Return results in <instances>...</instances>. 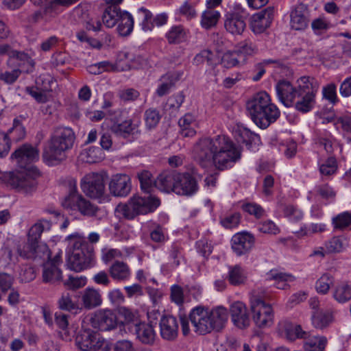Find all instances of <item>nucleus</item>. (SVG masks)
Returning <instances> with one entry per match:
<instances>
[{
	"label": "nucleus",
	"mask_w": 351,
	"mask_h": 351,
	"mask_svg": "<svg viewBox=\"0 0 351 351\" xmlns=\"http://www.w3.org/2000/svg\"><path fill=\"white\" fill-rule=\"evenodd\" d=\"M193 156L204 168L213 164L216 169L223 171L231 168L240 160L241 150L229 137L219 135L197 142L193 147Z\"/></svg>",
	"instance_id": "f257e3e1"
},
{
	"label": "nucleus",
	"mask_w": 351,
	"mask_h": 351,
	"mask_svg": "<svg viewBox=\"0 0 351 351\" xmlns=\"http://www.w3.org/2000/svg\"><path fill=\"white\" fill-rule=\"evenodd\" d=\"M75 141V134L69 128L59 127L54 130L43 147L42 158L49 166H55L66 158V152Z\"/></svg>",
	"instance_id": "f03ea898"
},
{
	"label": "nucleus",
	"mask_w": 351,
	"mask_h": 351,
	"mask_svg": "<svg viewBox=\"0 0 351 351\" xmlns=\"http://www.w3.org/2000/svg\"><path fill=\"white\" fill-rule=\"evenodd\" d=\"M247 110L254 123L261 128L266 129L279 118L280 112L271 102L266 92H260L246 104Z\"/></svg>",
	"instance_id": "7ed1b4c3"
},
{
	"label": "nucleus",
	"mask_w": 351,
	"mask_h": 351,
	"mask_svg": "<svg viewBox=\"0 0 351 351\" xmlns=\"http://www.w3.org/2000/svg\"><path fill=\"white\" fill-rule=\"evenodd\" d=\"M227 311L225 308L219 306L209 311L202 306H197L192 309L189 319L195 328V331L199 335H205L212 330H220L226 322Z\"/></svg>",
	"instance_id": "20e7f679"
},
{
	"label": "nucleus",
	"mask_w": 351,
	"mask_h": 351,
	"mask_svg": "<svg viewBox=\"0 0 351 351\" xmlns=\"http://www.w3.org/2000/svg\"><path fill=\"white\" fill-rule=\"evenodd\" d=\"M66 240H74L72 251L68 256L66 265L71 270L80 272L95 265L94 247L78 232L69 234Z\"/></svg>",
	"instance_id": "39448f33"
},
{
	"label": "nucleus",
	"mask_w": 351,
	"mask_h": 351,
	"mask_svg": "<svg viewBox=\"0 0 351 351\" xmlns=\"http://www.w3.org/2000/svg\"><path fill=\"white\" fill-rule=\"evenodd\" d=\"M160 199L152 195H134L127 204L119 205L118 211L126 219H132L138 215L154 212L160 205Z\"/></svg>",
	"instance_id": "423d86ee"
},
{
	"label": "nucleus",
	"mask_w": 351,
	"mask_h": 351,
	"mask_svg": "<svg viewBox=\"0 0 351 351\" xmlns=\"http://www.w3.org/2000/svg\"><path fill=\"white\" fill-rule=\"evenodd\" d=\"M299 92L293 106L302 113L311 111L315 104V95L319 88L317 80L308 76H302L298 80Z\"/></svg>",
	"instance_id": "0eeeda50"
},
{
	"label": "nucleus",
	"mask_w": 351,
	"mask_h": 351,
	"mask_svg": "<svg viewBox=\"0 0 351 351\" xmlns=\"http://www.w3.org/2000/svg\"><path fill=\"white\" fill-rule=\"evenodd\" d=\"M39 175L37 169L31 168L21 171L4 173L0 179L19 192L30 193L36 189V178Z\"/></svg>",
	"instance_id": "6e6552de"
},
{
	"label": "nucleus",
	"mask_w": 351,
	"mask_h": 351,
	"mask_svg": "<svg viewBox=\"0 0 351 351\" xmlns=\"http://www.w3.org/2000/svg\"><path fill=\"white\" fill-rule=\"evenodd\" d=\"M102 21L108 28H112L119 23L118 33L127 36L133 30L134 20L132 16L126 11H121L120 8L107 6L102 14Z\"/></svg>",
	"instance_id": "1a4fd4ad"
},
{
	"label": "nucleus",
	"mask_w": 351,
	"mask_h": 351,
	"mask_svg": "<svg viewBox=\"0 0 351 351\" xmlns=\"http://www.w3.org/2000/svg\"><path fill=\"white\" fill-rule=\"evenodd\" d=\"M252 319L258 328L271 326L274 323V311L270 304H267L263 295L257 291H252L250 298Z\"/></svg>",
	"instance_id": "9d476101"
},
{
	"label": "nucleus",
	"mask_w": 351,
	"mask_h": 351,
	"mask_svg": "<svg viewBox=\"0 0 351 351\" xmlns=\"http://www.w3.org/2000/svg\"><path fill=\"white\" fill-rule=\"evenodd\" d=\"M62 205L67 210H77L87 217L96 216L99 210L97 206L77 193L75 184L71 186L69 193L62 201Z\"/></svg>",
	"instance_id": "9b49d317"
},
{
	"label": "nucleus",
	"mask_w": 351,
	"mask_h": 351,
	"mask_svg": "<svg viewBox=\"0 0 351 351\" xmlns=\"http://www.w3.org/2000/svg\"><path fill=\"white\" fill-rule=\"evenodd\" d=\"M88 326L82 321V330L75 338L76 345L82 351H97L103 346L104 339Z\"/></svg>",
	"instance_id": "f8f14e48"
},
{
	"label": "nucleus",
	"mask_w": 351,
	"mask_h": 351,
	"mask_svg": "<svg viewBox=\"0 0 351 351\" xmlns=\"http://www.w3.org/2000/svg\"><path fill=\"white\" fill-rule=\"evenodd\" d=\"M83 321L90 325L94 329L101 331L111 330L117 326V315L112 310L109 309L98 310L86 317Z\"/></svg>",
	"instance_id": "ddd939ff"
},
{
	"label": "nucleus",
	"mask_w": 351,
	"mask_h": 351,
	"mask_svg": "<svg viewBox=\"0 0 351 351\" xmlns=\"http://www.w3.org/2000/svg\"><path fill=\"white\" fill-rule=\"evenodd\" d=\"M25 128L21 121L15 119L12 128L7 133L0 132V144L3 145V148L0 149V158H3L8 154L11 147V141L15 142L21 141L25 138Z\"/></svg>",
	"instance_id": "4468645a"
},
{
	"label": "nucleus",
	"mask_w": 351,
	"mask_h": 351,
	"mask_svg": "<svg viewBox=\"0 0 351 351\" xmlns=\"http://www.w3.org/2000/svg\"><path fill=\"white\" fill-rule=\"evenodd\" d=\"M83 192L91 198H99L105 191L104 176L98 173L86 174L81 181Z\"/></svg>",
	"instance_id": "2eb2a0df"
},
{
	"label": "nucleus",
	"mask_w": 351,
	"mask_h": 351,
	"mask_svg": "<svg viewBox=\"0 0 351 351\" xmlns=\"http://www.w3.org/2000/svg\"><path fill=\"white\" fill-rule=\"evenodd\" d=\"M39 149L30 144L25 143L19 147L11 155V159L23 169L39 160Z\"/></svg>",
	"instance_id": "dca6fc26"
},
{
	"label": "nucleus",
	"mask_w": 351,
	"mask_h": 351,
	"mask_svg": "<svg viewBox=\"0 0 351 351\" xmlns=\"http://www.w3.org/2000/svg\"><path fill=\"white\" fill-rule=\"evenodd\" d=\"M19 255L25 259H37L49 257L48 247L45 244L39 243L36 241H31L27 238V241L23 245L17 247Z\"/></svg>",
	"instance_id": "f3484780"
},
{
	"label": "nucleus",
	"mask_w": 351,
	"mask_h": 351,
	"mask_svg": "<svg viewBox=\"0 0 351 351\" xmlns=\"http://www.w3.org/2000/svg\"><path fill=\"white\" fill-rule=\"evenodd\" d=\"M110 193L114 197H126L132 190V182L129 176L117 173L112 176L108 184Z\"/></svg>",
	"instance_id": "a211bd4d"
},
{
	"label": "nucleus",
	"mask_w": 351,
	"mask_h": 351,
	"mask_svg": "<svg viewBox=\"0 0 351 351\" xmlns=\"http://www.w3.org/2000/svg\"><path fill=\"white\" fill-rule=\"evenodd\" d=\"M274 15V9L270 6L253 14L250 24L251 30L255 34L263 33L270 26Z\"/></svg>",
	"instance_id": "6ab92c4d"
},
{
	"label": "nucleus",
	"mask_w": 351,
	"mask_h": 351,
	"mask_svg": "<svg viewBox=\"0 0 351 351\" xmlns=\"http://www.w3.org/2000/svg\"><path fill=\"white\" fill-rule=\"evenodd\" d=\"M290 26L291 29L302 31L308 26L310 11L308 6L299 3L291 10L290 14Z\"/></svg>",
	"instance_id": "aec40b11"
},
{
	"label": "nucleus",
	"mask_w": 351,
	"mask_h": 351,
	"mask_svg": "<svg viewBox=\"0 0 351 351\" xmlns=\"http://www.w3.org/2000/svg\"><path fill=\"white\" fill-rule=\"evenodd\" d=\"M199 186L195 178L189 173H178L174 193L179 195L191 196L197 193Z\"/></svg>",
	"instance_id": "412c9836"
},
{
	"label": "nucleus",
	"mask_w": 351,
	"mask_h": 351,
	"mask_svg": "<svg viewBox=\"0 0 351 351\" xmlns=\"http://www.w3.org/2000/svg\"><path fill=\"white\" fill-rule=\"evenodd\" d=\"M231 319L237 328L243 329L250 324V319L247 307L244 303L240 301L234 302L230 308Z\"/></svg>",
	"instance_id": "4be33fe9"
},
{
	"label": "nucleus",
	"mask_w": 351,
	"mask_h": 351,
	"mask_svg": "<svg viewBox=\"0 0 351 351\" xmlns=\"http://www.w3.org/2000/svg\"><path fill=\"white\" fill-rule=\"evenodd\" d=\"M276 90L279 100L286 107L293 106L299 88L293 87L289 81L281 80L277 83Z\"/></svg>",
	"instance_id": "5701e85b"
},
{
	"label": "nucleus",
	"mask_w": 351,
	"mask_h": 351,
	"mask_svg": "<svg viewBox=\"0 0 351 351\" xmlns=\"http://www.w3.org/2000/svg\"><path fill=\"white\" fill-rule=\"evenodd\" d=\"M160 333L161 337L166 340L174 341L178 334V322L172 315H165L160 318Z\"/></svg>",
	"instance_id": "b1692460"
},
{
	"label": "nucleus",
	"mask_w": 351,
	"mask_h": 351,
	"mask_svg": "<svg viewBox=\"0 0 351 351\" xmlns=\"http://www.w3.org/2000/svg\"><path fill=\"white\" fill-rule=\"evenodd\" d=\"M246 24L243 16L237 12H228L225 15L224 27L232 35H241Z\"/></svg>",
	"instance_id": "393cba45"
},
{
	"label": "nucleus",
	"mask_w": 351,
	"mask_h": 351,
	"mask_svg": "<svg viewBox=\"0 0 351 351\" xmlns=\"http://www.w3.org/2000/svg\"><path fill=\"white\" fill-rule=\"evenodd\" d=\"M231 242L233 251L238 256H241L247 252L252 247L254 239L250 234L243 232L234 234Z\"/></svg>",
	"instance_id": "a878e982"
},
{
	"label": "nucleus",
	"mask_w": 351,
	"mask_h": 351,
	"mask_svg": "<svg viewBox=\"0 0 351 351\" xmlns=\"http://www.w3.org/2000/svg\"><path fill=\"white\" fill-rule=\"evenodd\" d=\"M133 330L136 338L144 344L152 345L156 339V332L152 324L138 322L134 325Z\"/></svg>",
	"instance_id": "bb28decb"
},
{
	"label": "nucleus",
	"mask_w": 351,
	"mask_h": 351,
	"mask_svg": "<svg viewBox=\"0 0 351 351\" xmlns=\"http://www.w3.org/2000/svg\"><path fill=\"white\" fill-rule=\"evenodd\" d=\"M178 173L176 171H164L155 180V186L166 193L173 192L177 183Z\"/></svg>",
	"instance_id": "cd10ccee"
},
{
	"label": "nucleus",
	"mask_w": 351,
	"mask_h": 351,
	"mask_svg": "<svg viewBox=\"0 0 351 351\" xmlns=\"http://www.w3.org/2000/svg\"><path fill=\"white\" fill-rule=\"evenodd\" d=\"M128 58L129 53L128 52H121L119 54L118 59L114 64H112L109 61H102L96 64L101 73L109 71H124L129 70L130 66L128 62L125 63H122L121 62L124 59L128 60Z\"/></svg>",
	"instance_id": "c85d7f7f"
},
{
	"label": "nucleus",
	"mask_w": 351,
	"mask_h": 351,
	"mask_svg": "<svg viewBox=\"0 0 351 351\" xmlns=\"http://www.w3.org/2000/svg\"><path fill=\"white\" fill-rule=\"evenodd\" d=\"M350 246V239L345 235L334 236L324 243L328 254H338L346 251Z\"/></svg>",
	"instance_id": "c756f323"
},
{
	"label": "nucleus",
	"mask_w": 351,
	"mask_h": 351,
	"mask_svg": "<svg viewBox=\"0 0 351 351\" xmlns=\"http://www.w3.org/2000/svg\"><path fill=\"white\" fill-rule=\"evenodd\" d=\"M81 299L84 307L88 310L97 308L102 303V298L100 292L90 287H88L83 291Z\"/></svg>",
	"instance_id": "7c9ffc66"
},
{
	"label": "nucleus",
	"mask_w": 351,
	"mask_h": 351,
	"mask_svg": "<svg viewBox=\"0 0 351 351\" xmlns=\"http://www.w3.org/2000/svg\"><path fill=\"white\" fill-rule=\"evenodd\" d=\"M110 277L116 281L123 282L128 280L131 271L129 266L123 261H117L108 269Z\"/></svg>",
	"instance_id": "2f4dec72"
},
{
	"label": "nucleus",
	"mask_w": 351,
	"mask_h": 351,
	"mask_svg": "<svg viewBox=\"0 0 351 351\" xmlns=\"http://www.w3.org/2000/svg\"><path fill=\"white\" fill-rule=\"evenodd\" d=\"M42 277L45 283L54 285L62 280V274L59 267L51 263H45L43 267Z\"/></svg>",
	"instance_id": "473e14b6"
},
{
	"label": "nucleus",
	"mask_w": 351,
	"mask_h": 351,
	"mask_svg": "<svg viewBox=\"0 0 351 351\" xmlns=\"http://www.w3.org/2000/svg\"><path fill=\"white\" fill-rule=\"evenodd\" d=\"M304 348L306 351H324L328 343L324 336H311L308 332L307 338H304Z\"/></svg>",
	"instance_id": "72a5a7b5"
},
{
	"label": "nucleus",
	"mask_w": 351,
	"mask_h": 351,
	"mask_svg": "<svg viewBox=\"0 0 351 351\" xmlns=\"http://www.w3.org/2000/svg\"><path fill=\"white\" fill-rule=\"evenodd\" d=\"M104 158L102 149L97 147H89L84 149L80 155L82 162L86 163H95L101 161Z\"/></svg>",
	"instance_id": "f704fd0d"
},
{
	"label": "nucleus",
	"mask_w": 351,
	"mask_h": 351,
	"mask_svg": "<svg viewBox=\"0 0 351 351\" xmlns=\"http://www.w3.org/2000/svg\"><path fill=\"white\" fill-rule=\"evenodd\" d=\"M227 279L230 284L233 286L243 285L247 280V275L245 270L239 265L229 267Z\"/></svg>",
	"instance_id": "c9c22d12"
},
{
	"label": "nucleus",
	"mask_w": 351,
	"mask_h": 351,
	"mask_svg": "<svg viewBox=\"0 0 351 351\" xmlns=\"http://www.w3.org/2000/svg\"><path fill=\"white\" fill-rule=\"evenodd\" d=\"M51 228V223L47 219H40L32 226L28 232V238L31 241L39 242L41 234L44 231H49Z\"/></svg>",
	"instance_id": "e433bc0d"
},
{
	"label": "nucleus",
	"mask_w": 351,
	"mask_h": 351,
	"mask_svg": "<svg viewBox=\"0 0 351 351\" xmlns=\"http://www.w3.org/2000/svg\"><path fill=\"white\" fill-rule=\"evenodd\" d=\"M187 31L182 25L173 26L166 34L169 44H179L186 40Z\"/></svg>",
	"instance_id": "4c0bfd02"
},
{
	"label": "nucleus",
	"mask_w": 351,
	"mask_h": 351,
	"mask_svg": "<svg viewBox=\"0 0 351 351\" xmlns=\"http://www.w3.org/2000/svg\"><path fill=\"white\" fill-rule=\"evenodd\" d=\"M312 324L319 329L327 327L332 321V315L328 311H315L312 315Z\"/></svg>",
	"instance_id": "58836bf2"
},
{
	"label": "nucleus",
	"mask_w": 351,
	"mask_h": 351,
	"mask_svg": "<svg viewBox=\"0 0 351 351\" xmlns=\"http://www.w3.org/2000/svg\"><path fill=\"white\" fill-rule=\"evenodd\" d=\"M333 298L339 303H345L351 300V285L342 282L337 285L333 292Z\"/></svg>",
	"instance_id": "ea45409f"
},
{
	"label": "nucleus",
	"mask_w": 351,
	"mask_h": 351,
	"mask_svg": "<svg viewBox=\"0 0 351 351\" xmlns=\"http://www.w3.org/2000/svg\"><path fill=\"white\" fill-rule=\"evenodd\" d=\"M219 18V12L213 9H206L202 14L201 25L204 29H210L217 25Z\"/></svg>",
	"instance_id": "a19ab883"
},
{
	"label": "nucleus",
	"mask_w": 351,
	"mask_h": 351,
	"mask_svg": "<svg viewBox=\"0 0 351 351\" xmlns=\"http://www.w3.org/2000/svg\"><path fill=\"white\" fill-rule=\"evenodd\" d=\"M136 126L131 119L125 120L119 123H114L112 126V131L117 136L126 138L134 133Z\"/></svg>",
	"instance_id": "79ce46f5"
},
{
	"label": "nucleus",
	"mask_w": 351,
	"mask_h": 351,
	"mask_svg": "<svg viewBox=\"0 0 351 351\" xmlns=\"http://www.w3.org/2000/svg\"><path fill=\"white\" fill-rule=\"evenodd\" d=\"M160 119V112L156 108H149L144 112L145 127L149 130L155 128L158 125Z\"/></svg>",
	"instance_id": "37998d69"
},
{
	"label": "nucleus",
	"mask_w": 351,
	"mask_h": 351,
	"mask_svg": "<svg viewBox=\"0 0 351 351\" xmlns=\"http://www.w3.org/2000/svg\"><path fill=\"white\" fill-rule=\"evenodd\" d=\"M138 178L141 183V187L143 191L146 193H150L154 190L155 186V179L152 174L146 170L142 171L138 173Z\"/></svg>",
	"instance_id": "c03bdc74"
},
{
	"label": "nucleus",
	"mask_w": 351,
	"mask_h": 351,
	"mask_svg": "<svg viewBox=\"0 0 351 351\" xmlns=\"http://www.w3.org/2000/svg\"><path fill=\"white\" fill-rule=\"evenodd\" d=\"M269 279L275 280V286L277 289H285L288 287V282H293L295 277L291 274L282 272L271 271L268 274Z\"/></svg>",
	"instance_id": "a18cd8bd"
},
{
	"label": "nucleus",
	"mask_w": 351,
	"mask_h": 351,
	"mask_svg": "<svg viewBox=\"0 0 351 351\" xmlns=\"http://www.w3.org/2000/svg\"><path fill=\"white\" fill-rule=\"evenodd\" d=\"M335 278L329 273L323 274L315 283V289L318 293L326 294L334 284Z\"/></svg>",
	"instance_id": "49530a36"
},
{
	"label": "nucleus",
	"mask_w": 351,
	"mask_h": 351,
	"mask_svg": "<svg viewBox=\"0 0 351 351\" xmlns=\"http://www.w3.org/2000/svg\"><path fill=\"white\" fill-rule=\"evenodd\" d=\"M235 49L241 58L243 56H252L258 52L256 45L250 38L238 43Z\"/></svg>",
	"instance_id": "de8ad7c7"
},
{
	"label": "nucleus",
	"mask_w": 351,
	"mask_h": 351,
	"mask_svg": "<svg viewBox=\"0 0 351 351\" xmlns=\"http://www.w3.org/2000/svg\"><path fill=\"white\" fill-rule=\"evenodd\" d=\"M285 332L287 338L290 341H294L296 339L307 338L308 332L302 330L300 325L287 324L285 326Z\"/></svg>",
	"instance_id": "09e8293b"
},
{
	"label": "nucleus",
	"mask_w": 351,
	"mask_h": 351,
	"mask_svg": "<svg viewBox=\"0 0 351 351\" xmlns=\"http://www.w3.org/2000/svg\"><path fill=\"white\" fill-rule=\"evenodd\" d=\"M256 135L247 128H241L235 131V138L238 143L245 144L248 149L252 147Z\"/></svg>",
	"instance_id": "8fccbe9b"
},
{
	"label": "nucleus",
	"mask_w": 351,
	"mask_h": 351,
	"mask_svg": "<svg viewBox=\"0 0 351 351\" xmlns=\"http://www.w3.org/2000/svg\"><path fill=\"white\" fill-rule=\"evenodd\" d=\"M53 3H50L45 7L43 11L36 10L30 13L27 17V21L31 25L36 24L44 18L45 15L49 14L50 16L53 17Z\"/></svg>",
	"instance_id": "3c124183"
},
{
	"label": "nucleus",
	"mask_w": 351,
	"mask_h": 351,
	"mask_svg": "<svg viewBox=\"0 0 351 351\" xmlns=\"http://www.w3.org/2000/svg\"><path fill=\"white\" fill-rule=\"evenodd\" d=\"M177 78L171 74H167L160 79L161 84L156 90V94L162 97L168 94L170 90L174 86Z\"/></svg>",
	"instance_id": "603ef678"
},
{
	"label": "nucleus",
	"mask_w": 351,
	"mask_h": 351,
	"mask_svg": "<svg viewBox=\"0 0 351 351\" xmlns=\"http://www.w3.org/2000/svg\"><path fill=\"white\" fill-rule=\"evenodd\" d=\"M241 57L237 53L236 49L228 51L223 53L221 58V64L226 68L230 69L239 66L241 61Z\"/></svg>",
	"instance_id": "864d4df0"
},
{
	"label": "nucleus",
	"mask_w": 351,
	"mask_h": 351,
	"mask_svg": "<svg viewBox=\"0 0 351 351\" xmlns=\"http://www.w3.org/2000/svg\"><path fill=\"white\" fill-rule=\"evenodd\" d=\"M332 223L334 229L343 230L351 225V214L348 212L340 213L332 219Z\"/></svg>",
	"instance_id": "5fc2aeb1"
},
{
	"label": "nucleus",
	"mask_w": 351,
	"mask_h": 351,
	"mask_svg": "<svg viewBox=\"0 0 351 351\" xmlns=\"http://www.w3.org/2000/svg\"><path fill=\"white\" fill-rule=\"evenodd\" d=\"M58 306L61 310L66 311L74 314L81 310L77 303L73 302L69 294H64L58 300Z\"/></svg>",
	"instance_id": "6e6d98bb"
},
{
	"label": "nucleus",
	"mask_w": 351,
	"mask_h": 351,
	"mask_svg": "<svg viewBox=\"0 0 351 351\" xmlns=\"http://www.w3.org/2000/svg\"><path fill=\"white\" fill-rule=\"evenodd\" d=\"M138 17L141 20V26L144 31L152 29L154 27L152 14L148 10L144 8L138 9Z\"/></svg>",
	"instance_id": "4d7b16f0"
},
{
	"label": "nucleus",
	"mask_w": 351,
	"mask_h": 351,
	"mask_svg": "<svg viewBox=\"0 0 351 351\" xmlns=\"http://www.w3.org/2000/svg\"><path fill=\"white\" fill-rule=\"evenodd\" d=\"M330 27V22L324 17H318L311 22V27L316 35H321L326 32Z\"/></svg>",
	"instance_id": "13d9d810"
},
{
	"label": "nucleus",
	"mask_w": 351,
	"mask_h": 351,
	"mask_svg": "<svg viewBox=\"0 0 351 351\" xmlns=\"http://www.w3.org/2000/svg\"><path fill=\"white\" fill-rule=\"evenodd\" d=\"M337 170V162L335 157L330 156L319 166V171L324 176H330Z\"/></svg>",
	"instance_id": "bf43d9fd"
},
{
	"label": "nucleus",
	"mask_w": 351,
	"mask_h": 351,
	"mask_svg": "<svg viewBox=\"0 0 351 351\" xmlns=\"http://www.w3.org/2000/svg\"><path fill=\"white\" fill-rule=\"evenodd\" d=\"M195 4L191 3L189 0H186L179 8V13L184 16L187 20L195 19L197 14L195 10Z\"/></svg>",
	"instance_id": "052dcab7"
},
{
	"label": "nucleus",
	"mask_w": 351,
	"mask_h": 351,
	"mask_svg": "<svg viewBox=\"0 0 351 351\" xmlns=\"http://www.w3.org/2000/svg\"><path fill=\"white\" fill-rule=\"evenodd\" d=\"M259 232L265 234H277L280 232V228L271 220H266L257 224Z\"/></svg>",
	"instance_id": "680f3d73"
},
{
	"label": "nucleus",
	"mask_w": 351,
	"mask_h": 351,
	"mask_svg": "<svg viewBox=\"0 0 351 351\" xmlns=\"http://www.w3.org/2000/svg\"><path fill=\"white\" fill-rule=\"evenodd\" d=\"M14 278L12 275L6 272H0V291L6 293L12 289Z\"/></svg>",
	"instance_id": "e2e57ef3"
},
{
	"label": "nucleus",
	"mask_w": 351,
	"mask_h": 351,
	"mask_svg": "<svg viewBox=\"0 0 351 351\" xmlns=\"http://www.w3.org/2000/svg\"><path fill=\"white\" fill-rule=\"evenodd\" d=\"M35 269L29 265L23 266L19 274V280L22 283H27L34 280L36 278Z\"/></svg>",
	"instance_id": "0e129e2a"
},
{
	"label": "nucleus",
	"mask_w": 351,
	"mask_h": 351,
	"mask_svg": "<svg viewBox=\"0 0 351 351\" xmlns=\"http://www.w3.org/2000/svg\"><path fill=\"white\" fill-rule=\"evenodd\" d=\"M284 215L293 221H298L303 217L302 212L295 206L289 204L283 209Z\"/></svg>",
	"instance_id": "69168bd1"
},
{
	"label": "nucleus",
	"mask_w": 351,
	"mask_h": 351,
	"mask_svg": "<svg viewBox=\"0 0 351 351\" xmlns=\"http://www.w3.org/2000/svg\"><path fill=\"white\" fill-rule=\"evenodd\" d=\"M213 53L210 50L204 49L201 51L195 56L193 63L195 65H199L204 62H207L208 65H210L213 63Z\"/></svg>",
	"instance_id": "338daca9"
},
{
	"label": "nucleus",
	"mask_w": 351,
	"mask_h": 351,
	"mask_svg": "<svg viewBox=\"0 0 351 351\" xmlns=\"http://www.w3.org/2000/svg\"><path fill=\"white\" fill-rule=\"evenodd\" d=\"M243 210L250 215H253L257 219L262 217L264 215L265 211L263 208L254 203H247L242 206Z\"/></svg>",
	"instance_id": "774afa93"
}]
</instances>
